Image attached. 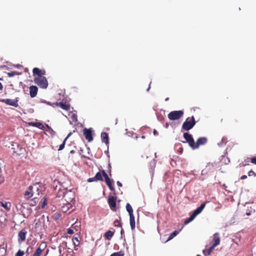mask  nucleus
Here are the masks:
<instances>
[{
  "instance_id": "f257e3e1",
  "label": "nucleus",
  "mask_w": 256,
  "mask_h": 256,
  "mask_svg": "<svg viewBox=\"0 0 256 256\" xmlns=\"http://www.w3.org/2000/svg\"><path fill=\"white\" fill-rule=\"evenodd\" d=\"M40 184L38 183H35L32 186H30L25 191L24 196L26 198L28 199L32 196L37 197L40 194Z\"/></svg>"
},
{
  "instance_id": "f03ea898",
  "label": "nucleus",
  "mask_w": 256,
  "mask_h": 256,
  "mask_svg": "<svg viewBox=\"0 0 256 256\" xmlns=\"http://www.w3.org/2000/svg\"><path fill=\"white\" fill-rule=\"evenodd\" d=\"M196 124L195 119L194 116L188 118L182 125V129L188 131L192 129Z\"/></svg>"
},
{
  "instance_id": "7ed1b4c3",
  "label": "nucleus",
  "mask_w": 256,
  "mask_h": 256,
  "mask_svg": "<svg viewBox=\"0 0 256 256\" xmlns=\"http://www.w3.org/2000/svg\"><path fill=\"white\" fill-rule=\"evenodd\" d=\"M34 82L42 88H46L48 86V82L45 76L36 77L34 78Z\"/></svg>"
},
{
  "instance_id": "20e7f679",
  "label": "nucleus",
  "mask_w": 256,
  "mask_h": 256,
  "mask_svg": "<svg viewBox=\"0 0 256 256\" xmlns=\"http://www.w3.org/2000/svg\"><path fill=\"white\" fill-rule=\"evenodd\" d=\"M184 114L183 110L172 111L168 114V117L171 120H178L183 116Z\"/></svg>"
},
{
  "instance_id": "39448f33",
  "label": "nucleus",
  "mask_w": 256,
  "mask_h": 256,
  "mask_svg": "<svg viewBox=\"0 0 256 256\" xmlns=\"http://www.w3.org/2000/svg\"><path fill=\"white\" fill-rule=\"evenodd\" d=\"M62 196L68 202H72L75 198L74 194L71 190L64 191Z\"/></svg>"
},
{
  "instance_id": "423d86ee",
  "label": "nucleus",
  "mask_w": 256,
  "mask_h": 256,
  "mask_svg": "<svg viewBox=\"0 0 256 256\" xmlns=\"http://www.w3.org/2000/svg\"><path fill=\"white\" fill-rule=\"evenodd\" d=\"M18 98H16L14 100H12L10 98L2 99L0 100V102L5 103L6 104L12 106L16 108L18 106Z\"/></svg>"
},
{
  "instance_id": "0eeeda50",
  "label": "nucleus",
  "mask_w": 256,
  "mask_h": 256,
  "mask_svg": "<svg viewBox=\"0 0 256 256\" xmlns=\"http://www.w3.org/2000/svg\"><path fill=\"white\" fill-rule=\"evenodd\" d=\"M28 231L26 228L22 229L18 234V242L19 243H22L24 242L26 238V235Z\"/></svg>"
},
{
  "instance_id": "6e6552de",
  "label": "nucleus",
  "mask_w": 256,
  "mask_h": 256,
  "mask_svg": "<svg viewBox=\"0 0 256 256\" xmlns=\"http://www.w3.org/2000/svg\"><path fill=\"white\" fill-rule=\"evenodd\" d=\"M184 138L186 141L188 143L189 146L193 149L194 140L190 134L188 132H185L184 134Z\"/></svg>"
},
{
  "instance_id": "1a4fd4ad",
  "label": "nucleus",
  "mask_w": 256,
  "mask_h": 256,
  "mask_svg": "<svg viewBox=\"0 0 256 256\" xmlns=\"http://www.w3.org/2000/svg\"><path fill=\"white\" fill-rule=\"evenodd\" d=\"M102 176H103V175H102V170L101 172H98L94 177L89 178L88 180V182H97V181H99V180L102 182V181H104Z\"/></svg>"
},
{
  "instance_id": "9d476101",
  "label": "nucleus",
  "mask_w": 256,
  "mask_h": 256,
  "mask_svg": "<svg viewBox=\"0 0 256 256\" xmlns=\"http://www.w3.org/2000/svg\"><path fill=\"white\" fill-rule=\"evenodd\" d=\"M108 203L111 210L116 211V198L113 196H110L108 198Z\"/></svg>"
},
{
  "instance_id": "9b49d317",
  "label": "nucleus",
  "mask_w": 256,
  "mask_h": 256,
  "mask_svg": "<svg viewBox=\"0 0 256 256\" xmlns=\"http://www.w3.org/2000/svg\"><path fill=\"white\" fill-rule=\"evenodd\" d=\"M207 138L205 137L200 138L196 140V142L194 144L193 149H196L201 145H204L207 142Z\"/></svg>"
},
{
  "instance_id": "f8f14e48",
  "label": "nucleus",
  "mask_w": 256,
  "mask_h": 256,
  "mask_svg": "<svg viewBox=\"0 0 256 256\" xmlns=\"http://www.w3.org/2000/svg\"><path fill=\"white\" fill-rule=\"evenodd\" d=\"M84 136L86 139L89 142H92L93 140L92 130L90 128L88 129L85 128L84 130Z\"/></svg>"
},
{
  "instance_id": "ddd939ff",
  "label": "nucleus",
  "mask_w": 256,
  "mask_h": 256,
  "mask_svg": "<svg viewBox=\"0 0 256 256\" xmlns=\"http://www.w3.org/2000/svg\"><path fill=\"white\" fill-rule=\"evenodd\" d=\"M46 247V244L44 242L41 243L34 254L33 256H40L42 252L44 250Z\"/></svg>"
},
{
  "instance_id": "4468645a",
  "label": "nucleus",
  "mask_w": 256,
  "mask_h": 256,
  "mask_svg": "<svg viewBox=\"0 0 256 256\" xmlns=\"http://www.w3.org/2000/svg\"><path fill=\"white\" fill-rule=\"evenodd\" d=\"M54 105L60 106L62 109L67 110V111L70 110V105L69 104H66V102L65 103H64L62 102H56V103H54L52 106H54Z\"/></svg>"
},
{
  "instance_id": "2eb2a0df",
  "label": "nucleus",
  "mask_w": 256,
  "mask_h": 256,
  "mask_svg": "<svg viewBox=\"0 0 256 256\" xmlns=\"http://www.w3.org/2000/svg\"><path fill=\"white\" fill-rule=\"evenodd\" d=\"M32 72L34 75L37 76L36 77H42L45 74L46 71L44 70H42L38 68H34L32 70Z\"/></svg>"
},
{
  "instance_id": "dca6fc26",
  "label": "nucleus",
  "mask_w": 256,
  "mask_h": 256,
  "mask_svg": "<svg viewBox=\"0 0 256 256\" xmlns=\"http://www.w3.org/2000/svg\"><path fill=\"white\" fill-rule=\"evenodd\" d=\"M12 146H13L12 148L14 150V152L17 153L18 155L23 154L25 152V149L18 144H16V147H18V149H16V148L14 147V144H12Z\"/></svg>"
},
{
  "instance_id": "f3484780",
  "label": "nucleus",
  "mask_w": 256,
  "mask_h": 256,
  "mask_svg": "<svg viewBox=\"0 0 256 256\" xmlns=\"http://www.w3.org/2000/svg\"><path fill=\"white\" fill-rule=\"evenodd\" d=\"M102 172L103 176L104 178L105 182H106V184L108 185V186H109L112 184L114 182L113 180H112L109 178L108 174L106 173L105 170H102Z\"/></svg>"
},
{
  "instance_id": "a211bd4d",
  "label": "nucleus",
  "mask_w": 256,
  "mask_h": 256,
  "mask_svg": "<svg viewBox=\"0 0 256 256\" xmlns=\"http://www.w3.org/2000/svg\"><path fill=\"white\" fill-rule=\"evenodd\" d=\"M38 88L36 86H32L30 87V93L32 98L35 97L38 93Z\"/></svg>"
},
{
  "instance_id": "6ab92c4d",
  "label": "nucleus",
  "mask_w": 256,
  "mask_h": 256,
  "mask_svg": "<svg viewBox=\"0 0 256 256\" xmlns=\"http://www.w3.org/2000/svg\"><path fill=\"white\" fill-rule=\"evenodd\" d=\"M30 126L38 128L44 130V126L43 124L40 122H30L28 123Z\"/></svg>"
},
{
  "instance_id": "aec40b11",
  "label": "nucleus",
  "mask_w": 256,
  "mask_h": 256,
  "mask_svg": "<svg viewBox=\"0 0 256 256\" xmlns=\"http://www.w3.org/2000/svg\"><path fill=\"white\" fill-rule=\"evenodd\" d=\"M207 202H205L201 204V205L198 207L196 209L194 212L192 213L194 215H195L196 216L198 214H200L202 211L203 210V209L205 207V206H206V203Z\"/></svg>"
},
{
  "instance_id": "412c9836",
  "label": "nucleus",
  "mask_w": 256,
  "mask_h": 256,
  "mask_svg": "<svg viewBox=\"0 0 256 256\" xmlns=\"http://www.w3.org/2000/svg\"><path fill=\"white\" fill-rule=\"evenodd\" d=\"M213 240L214 241V242L212 244L216 246L220 244V238L219 236V234L216 232L213 235Z\"/></svg>"
},
{
  "instance_id": "4be33fe9",
  "label": "nucleus",
  "mask_w": 256,
  "mask_h": 256,
  "mask_svg": "<svg viewBox=\"0 0 256 256\" xmlns=\"http://www.w3.org/2000/svg\"><path fill=\"white\" fill-rule=\"evenodd\" d=\"M70 208H72V204L70 202H68V204L61 207L60 210L62 212L66 213L68 212Z\"/></svg>"
},
{
  "instance_id": "5701e85b",
  "label": "nucleus",
  "mask_w": 256,
  "mask_h": 256,
  "mask_svg": "<svg viewBox=\"0 0 256 256\" xmlns=\"http://www.w3.org/2000/svg\"><path fill=\"white\" fill-rule=\"evenodd\" d=\"M101 139L103 142L106 143V144H108V134L103 132L101 134Z\"/></svg>"
},
{
  "instance_id": "b1692460",
  "label": "nucleus",
  "mask_w": 256,
  "mask_h": 256,
  "mask_svg": "<svg viewBox=\"0 0 256 256\" xmlns=\"http://www.w3.org/2000/svg\"><path fill=\"white\" fill-rule=\"evenodd\" d=\"M0 206L4 208L6 210H9L11 207V204L10 202L0 201Z\"/></svg>"
},
{
  "instance_id": "393cba45",
  "label": "nucleus",
  "mask_w": 256,
  "mask_h": 256,
  "mask_svg": "<svg viewBox=\"0 0 256 256\" xmlns=\"http://www.w3.org/2000/svg\"><path fill=\"white\" fill-rule=\"evenodd\" d=\"M114 234V232L109 230L104 234V236L106 239L110 240L112 238Z\"/></svg>"
},
{
  "instance_id": "a878e982",
  "label": "nucleus",
  "mask_w": 256,
  "mask_h": 256,
  "mask_svg": "<svg viewBox=\"0 0 256 256\" xmlns=\"http://www.w3.org/2000/svg\"><path fill=\"white\" fill-rule=\"evenodd\" d=\"M47 204V200L44 198L41 202L39 203L38 207L39 208H44Z\"/></svg>"
},
{
  "instance_id": "bb28decb",
  "label": "nucleus",
  "mask_w": 256,
  "mask_h": 256,
  "mask_svg": "<svg viewBox=\"0 0 256 256\" xmlns=\"http://www.w3.org/2000/svg\"><path fill=\"white\" fill-rule=\"evenodd\" d=\"M130 225L132 230H134L135 228V219L134 216H130Z\"/></svg>"
},
{
  "instance_id": "cd10ccee",
  "label": "nucleus",
  "mask_w": 256,
  "mask_h": 256,
  "mask_svg": "<svg viewBox=\"0 0 256 256\" xmlns=\"http://www.w3.org/2000/svg\"><path fill=\"white\" fill-rule=\"evenodd\" d=\"M216 247L215 246L212 244L211 246L209 248L208 250H203V253L205 255H209L214 250V248Z\"/></svg>"
},
{
  "instance_id": "c85d7f7f",
  "label": "nucleus",
  "mask_w": 256,
  "mask_h": 256,
  "mask_svg": "<svg viewBox=\"0 0 256 256\" xmlns=\"http://www.w3.org/2000/svg\"><path fill=\"white\" fill-rule=\"evenodd\" d=\"M72 240L73 242V244L74 246V250H78V248H76L80 244V241L78 240V238L74 236L72 239Z\"/></svg>"
},
{
  "instance_id": "c756f323",
  "label": "nucleus",
  "mask_w": 256,
  "mask_h": 256,
  "mask_svg": "<svg viewBox=\"0 0 256 256\" xmlns=\"http://www.w3.org/2000/svg\"><path fill=\"white\" fill-rule=\"evenodd\" d=\"M126 209L127 212H128L130 216H134L133 214V210L129 203L126 204Z\"/></svg>"
},
{
  "instance_id": "7c9ffc66",
  "label": "nucleus",
  "mask_w": 256,
  "mask_h": 256,
  "mask_svg": "<svg viewBox=\"0 0 256 256\" xmlns=\"http://www.w3.org/2000/svg\"><path fill=\"white\" fill-rule=\"evenodd\" d=\"M179 233V231L178 230H174L172 234H170V236H168V240H166V242H168L171 240H172L174 237H175Z\"/></svg>"
},
{
  "instance_id": "2f4dec72",
  "label": "nucleus",
  "mask_w": 256,
  "mask_h": 256,
  "mask_svg": "<svg viewBox=\"0 0 256 256\" xmlns=\"http://www.w3.org/2000/svg\"><path fill=\"white\" fill-rule=\"evenodd\" d=\"M70 133L68 136L65 138V139L64 140V142H62V143L60 146V147H59V148H58V150H62L64 149V146H65V143H66V140L67 138H68V137L70 135Z\"/></svg>"
},
{
  "instance_id": "473e14b6",
  "label": "nucleus",
  "mask_w": 256,
  "mask_h": 256,
  "mask_svg": "<svg viewBox=\"0 0 256 256\" xmlns=\"http://www.w3.org/2000/svg\"><path fill=\"white\" fill-rule=\"evenodd\" d=\"M0 256H2L5 254L6 252V249L4 248V244L0 245Z\"/></svg>"
},
{
  "instance_id": "72a5a7b5",
  "label": "nucleus",
  "mask_w": 256,
  "mask_h": 256,
  "mask_svg": "<svg viewBox=\"0 0 256 256\" xmlns=\"http://www.w3.org/2000/svg\"><path fill=\"white\" fill-rule=\"evenodd\" d=\"M196 216L193 214L190 216V217L184 222L185 224H188Z\"/></svg>"
},
{
  "instance_id": "f704fd0d",
  "label": "nucleus",
  "mask_w": 256,
  "mask_h": 256,
  "mask_svg": "<svg viewBox=\"0 0 256 256\" xmlns=\"http://www.w3.org/2000/svg\"><path fill=\"white\" fill-rule=\"evenodd\" d=\"M114 226H122V224L118 220H116L114 222Z\"/></svg>"
},
{
  "instance_id": "c9c22d12",
  "label": "nucleus",
  "mask_w": 256,
  "mask_h": 256,
  "mask_svg": "<svg viewBox=\"0 0 256 256\" xmlns=\"http://www.w3.org/2000/svg\"><path fill=\"white\" fill-rule=\"evenodd\" d=\"M248 162H250V160L247 159V161H246V160H245L244 162H241L239 166L240 167L245 166L247 165H248V164L247 163Z\"/></svg>"
},
{
  "instance_id": "e433bc0d",
  "label": "nucleus",
  "mask_w": 256,
  "mask_h": 256,
  "mask_svg": "<svg viewBox=\"0 0 256 256\" xmlns=\"http://www.w3.org/2000/svg\"><path fill=\"white\" fill-rule=\"evenodd\" d=\"M248 160H250V161L253 164H254L256 165V156L251 158H248Z\"/></svg>"
},
{
  "instance_id": "4c0bfd02",
  "label": "nucleus",
  "mask_w": 256,
  "mask_h": 256,
  "mask_svg": "<svg viewBox=\"0 0 256 256\" xmlns=\"http://www.w3.org/2000/svg\"><path fill=\"white\" fill-rule=\"evenodd\" d=\"M24 254V251L19 250L15 254V256H23Z\"/></svg>"
},
{
  "instance_id": "58836bf2",
  "label": "nucleus",
  "mask_w": 256,
  "mask_h": 256,
  "mask_svg": "<svg viewBox=\"0 0 256 256\" xmlns=\"http://www.w3.org/2000/svg\"><path fill=\"white\" fill-rule=\"evenodd\" d=\"M37 200H38L37 197H34V198L32 200V202H31L30 204L32 206H35L37 202Z\"/></svg>"
},
{
  "instance_id": "ea45409f",
  "label": "nucleus",
  "mask_w": 256,
  "mask_h": 256,
  "mask_svg": "<svg viewBox=\"0 0 256 256\" xmlns=\"http://www.w3.org/2000/svg\"><path fill=\"white\" fill-rule=\"evenodd\" d=\"M248 175L249 176H256V173L254 172L252 170H250L248 172Z\"/></svg>"
},
{
  "instance_id": "a19ab883",
  "label": "nucleus",
  "mask_w": 256,
  "mask_h": 256,
  "mask_svg": "<svg viewBox=\"0 0 256 256\" xmlns=\"http://www.w3.org/2000/svg\"><path fill=\"white\" fill-rule=\"evenodd\" d=\"M16 74V72H8V76H9V77H12V76H15Z\"/></svg>"
},
{
  "instance_id": "79ce46f5",
  "label": "nucleus",
  "mask_w": 256,
  "mask_h": 256,
  "mask_svg": "<svg viewBox=\"0 0 256 256\" xmlns=\"http://www.w3.org/2000/svg\"><path fill=\"white\" fill-rule=\"evenodd\" d=\"M110 256H123V254L120 252H116L113 253Z\"/></svg>"
},
{
  "instance_id": "37998d69",
  "label": "nucleus",
  "mask_w": 256,
  "mask_h": 256,
  "mask_svg": "<svg viewBox=\"0 0 256 256\" xmlns=\"http://www.w3.org/2000/svg\"><path fill=\"white\" fill-rule=\"evenodd\" d=\"M74 230L71 228H68L67 230V233L68 234H74Z\"/></svg>"
},
{
  "instance_id": "c03bdc74",
  "label": "nucleus",
  "mask_w": 256,
  "mask_h": 256,
  "mask_svg": "<svg viewBox=\"0 0 256 256\" xmlns=\"http://www.w3.org/2000/svg\"><path fill=\"white\" fill-rule=\"evenodd\" d=\"M110 190L112 191H114V188L113 186V184L108 186Z\"/></svg>"
},
{
  "instance_id": "a18cd8bd",
  "label": "nucleus",
  "mask_w": 256,
  "mask_h": 256,
  "mask_svg": "<svg viewBox=\"0 0 256 256\" xmlns=\"http://www.w3.org/2000/svg\"><path fill=\"white\" fill-rule=\"evenodd\" d=\"M116 184H117L118 186L120 187H122V184L119 181H118Z\"/></svg>"
},
{
  "instance_id": "49530a36",
  "label": "nucleus",
  "mask_w": 256,
  "mask_h": 256,
  "mask_svg": "<svg viewBox=\"0 0 256 256\" xmlns=\"http://www.w3.org/2000/svg\"><path fill=\"white\" fill-rule=\"evenodd\" d=\"M247 178V176L246 175H243L240 177L241 180H244Z\"/></svg>"
},
{
  "instance_id": "de8ad7c7",
  "label": "nucleus",
  "mask_w": 256,
  "mask_h": 256,
  "mask_svg": "<svg viewBox=\"0 0 256 256\" xmlns=\"http://www.w3.org/2000/svg\"><path fill=\"white\" fill-rule=\"evenodd\" d=\"M4 182V178L3 177H0V184H2Z\"/></svg>"
},
{
  "instance_id": "09e8293b",
  "label": "nucleus",
  "mask_w": 256,
  "mask_h": 256,
  "mask_svg": "<svg viewBox=\"0 0 256 256\" xmlns=\"http://www.w3.org/2000/svg\"><path fill=\"white\" fill-rule=\"evenodd\" d=\"M154 135H158V132L156 130H154Z\"/></svg>"
},
{
  "instance_id": "8fccbe9b",
  "label": "nucleus",
  "mask_w": 256,
  "mask_h": 256,
  "mask_svg": "<svg viewBox=\"0 0 256 256\" xmlns=\"http://www.w3.org/2000/svg\"><path fill=\"white\" fill-rule=\"evenodd\" d=\"M3 88L2 84L0 82V90H2Z\"/></svg>"
},
{
  "instance_id": "3c124183",
  "label": "nucleus",
  "mask_w": 256,
  "mask_h": 256,
  "mask_svg": "<svg viewBox=\"0 0 256 256\" xmlns=\"http://www.w3.org/2000/svg\"><path fill=\"white\" fill-rule=\"evenodd\" d=\"M30 248L31 250L32 249V248H30V246L28 247V248H27V250H26V252H28H28H29V249H30Z\"/></svg>"
},
{
  "instance_id": "603ef678",
  "label": "nucleus",
  "mask_w": 256,
  "mask_h": 256,
  "mask_svg": "<svg viewBox=\"0 0 256 256\" xmlns=\"http://www.w3.org/2000/svg\"><path fill=\"white\" fill-rule=\"evenodd\" d=\"M246 214L247 216H250V215L251 214V212H246Z\"/></svg>"
},
{
  "instance_id": "864d4df0",
  "label": "nucleus",
  "mask_w": 256,
  "mask_h": 256,
  "mask_svg": "<svg viewBox=\"0 0 256 256\" xmlns=\"http://www.w3.org/2000/svg\"><path fill=\"white\" fill-rule=\"evenodd\" d=\"M151 83H152V82H150V83L149 86H148V88L147 89V91H148V90H150V84H151Z\"/></svg>"
},
{
  "instance_id": "5fc2aeb1",
  "label": "nucleus",
  "mask_w": 256,
  "mask_h": 256,
  "mask_svg": "<svg viewBox=\"0 0 256 256\" xmlns=\"http://www.w3.org/2000/svg\"><path fill=\"white\" fill-rule=\"evenodd\" d=\"M46 126L48 129L52 131L53 132L52 130L48 125H46Z\"/></svg>"
},
{
  "instance_id": "6e6d98bb",
  "label": "nucleus",
  "mask_w": 256,
  "mask_h": 256,
  "mask_svg": "<svg viewBox=\"0 0 256 256\" xmlns=\"http://www.w3.org/2000/svg\"><path fill=\"white\" fill-rule=\"evenodd\" d=\"M60 218V215L58 214L56 216V219H58V218Z\"/></svg>"
},
{
  "instance_id": "4d7b16f0",
  "label": "nucleus",
  "mask_w": 256,
  "mask_h": 256,
  "mask_svg": "<svg viewBox=\"0 0 256 256\" xmlns=\"http://www.w3.org/2000/svg\"><path fill=\"white\" fill-rule=\"evenodd\" d=\"M168 124H166V128H168Z\"/></svg>"
},
{
  "instance_id": "13d9d810",
  "label": "nucleus",
  "mask_w": 256,
  "mask_h": 256,
  "mask_svg": "<svg viewBox=\"0 0 256 256\" xmlns=\"http://www.w3.org/2000/svg\"><path fill=\"white\" fill-rule=\"evenodd\" d=\"M74 150H72L70 151V153H74Z\"/></svg>"
},
{
  "instance_id": "bf43d9fd",
  "label": "nucleus",
  "mask_w": 256,
  "mask_h": 256,
  "mask_svg": "<svg viewBox=\"0 0 256 256\" xmlns=\"http://www.w3.org/2000/svg\"><path fill=\"white\" fill-rule=\"evenodd\" d=\"M168 100V98H166V100Z\"/></svg>"
},
{
  "instance_id": "052dcab7",
  "label": "nucleus",
  "mask_w": 256,
  "mask_h": 256,
  "mask_svg": "<svg viewBox=\"0 0 256 256\" xmlns=\"http://www.w3.org/2000/svg\"><path fill=\"white\" fill-rule=\"evenodd\" d=\"M122 231H123V230H121V234H122Z\"/></svg>"
},
{
  "instance_id": "680f3d73",
  "label": "nucleus",
  "mask_w": 256,
  "mask_h": 256,
  "mask_svg": "<svg viewBox=\"0 0 256 256\" xmlns=\"http://www.w3.org/2000/svg\"><path fill=\"white\" fill-rule=\"evenodd\" d=\"M0 212H2V210H0Z\"/></svg>"
}]
</instances>
